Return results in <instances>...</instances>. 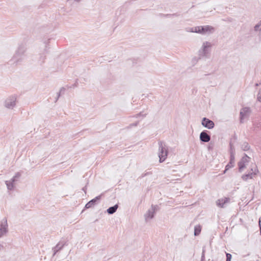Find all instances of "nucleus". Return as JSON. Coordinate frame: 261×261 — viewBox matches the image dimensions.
<instances>
[{
	"label": "nucleus",
	"mask_w": 261,
	"mask_h": 261,
	"mask_svg": "<svg viewBox=\"0 0 261 261\" xmlns=\"http://www.w3.org/2000/svg\"><path fill=\"white\" fill-rule=\"evenodd\" d=\"M167 155V151L166 150V149L162 148L161 149V152L160 153V154H159L160 162H163L165 160Z\"/></svg>",
	"instance_id": "20e7f679"
},
{
	"label": "nucleus",
	"mask_w": 261,
	"mask_h": 261,
	"mask_svg": "<svg viewBox=\"0 0 261 261\" xmlns=\"http://www.w3.org/2000/svg\"><path fill=\"white\" fill-rule=\"evenodd\" d=\"M202 124L208 129H212L214 127V123L212 121L206 118H204L203 119L202 121Z\"/></svg>",
	"instance_id": "f03ea898"
},
{
	"label": "nucleus",
	"mask_w": 261,
	"mask_h": 261,
	"mask_svg": "<svg viewBox=\"0 0 261 261\" xmlns=\"http://www.w3.org/2000/svg\"><path fill=\"white\" fill-rule=\"evenodd\" d=\"M258 99L259 101H261V92L258 93Z\"/></svg>",
	"instance_id": "2eb2a0df"
},
{
	"label": "nucleus",
	"mask_w": 261,
	"mask_h": 261,
	"mask_svg": "<svg viewBox=\"0 0 261 261\" xmlns=\"http://www.w3.org/2000/svg\"><path fill=\"white\" fill-rule=\"evenodd\" d=\"M200 140L204 142H207L210 140V136L205 132H202L200 135Z\"/></svg>",
	"instance_id": "39448f33"
},
{
	"label": "nucleus",
	"mask_w": 261,
	"mask_h": 261,
	"mask_svg": "<svg viewBox=\"0 0 261 261\" xmlns=\"http://www.w3.org/2000/svg\"><path fill=\"white\" fill-rule=\"evenodd\" d=\"M100 198V196H97V197H96L95 198H94L93 199L91 200V201H90L89 202H88L86 204V206L85 207L87 208H90L92 206H93L95 203L98 200H99Z\"/></svg>",
	"instance_id": "423d86ee"
},
{
	"label": "nucleus",
	"mask_w": 261,
	"mask_h": 261,
	"mask_svg": "<svg viewBox=\"0 0 261 261\" xmlns=\"http://www.w3.org/2000/svg\"><path fill=\"white\" fill-rule=\"evenodd\" d=\"M250 112V111L248 108L242 109L240 112L241 120H242L245 117L248 116Z\"/></svg>",
	"instance_id": "7ed1b4c3"
},
{
	"label": "nucleus",
	"mask_w": 261,
	"mask_h": 261,
	"mask_svg": "<svg viewBox=\"0 0 261 261\" xmlns=\"http://www.w3.org/2000/svg\"><path fill=\"white\" fill-rule=\"evenodd\" d=\"M6 232V228L5 227L0 229V237L2 236Z\"/></svg>",
	"instance_id": "f8f14e48"
},
{
	"label": "nucleus",
	"mask_w": 261,
	"mask_h": 261,
	"mask_svg": "<svg viewBox=\"0 0 261 261\" xmlns=\"http://www.w3.org/2000/svg\"><path fill=\"white\" fill-rule=\"evenodd\" d=\"M233 166V165H232V161H231L230 162V163L227 165L226 166V167H225V171H224V173H225V172L226 171V170H228L229 169H230V168H231Z\"/></svg>",
	"instance_id": "9b49d317"
},
{
	"label": "nucleus",
	"mask_w": 261,
	"mask_h": 261,
	"mask_svg": "<svg viewBox=\"0 0 261 261\" xmlns=\"http://www.w3.org/2000/svg\"><path fill=\"white\" fill-rule=\"evenodd\" d=\"M239 169L240 171H241V170L242 169V168L244 167L243 166V165L242 163H240L239 164Z\"/></svg>",
	"instance_id": "4468645a"
},
{
	"label": "nucleus",
	"mask_w": 261,
	"mask_h": 261,
	"mask_svg": "<svg viewBox=\"0 0 261 261\" xmlns=\"http://www.w3.org/2000/svg\"><path fill=\"white\" fill-rule=\"evenodd\" d=\"M118 208V205L116 204L114 206L111 207L108 209L107 211L109 214H112L114 213Z\"/></svg>",
	"instance_id": "6e6552de"
},
{
	"label": "nucleus",
	"mask_w": 261,
	"mask_h": 261,
	"mask_svg": "<svg viewBox=\"0 0 261 261\" xmlns=\"http://www.w3.org/2000/svg\"><path fill=\"white\" fill-rule=\"evenodd\" d=\"M229 201V199L228 198H224L223 199H219L217 201V204L218 206L223 207L224 205L228 202Z\"/></svg>",
	"instance_id": "0eeeda50"
},
{
	"label": "nucleus",
	"mask_w": 261,
	"mask_h": 261,
	"mask_svg": "<svg viewBox=\"0 0 261 261\" xmlns=\"http://www.w3.org/2000/svg\"><path fill=\"white\" fill-rule=\"evenodd\" d=\"M256 171V167H254V171H253V174L252 173H251L250 174H247L244 175L243 176V178L244 180H246L249 177H250L251 178L253 177V175L255 174V172Z\"/></svg>",
	"instance_id": "9d476101"
},
{
	"label": "nucleus",
	"mask_w": 261,
	"mask_h": 261,
	"mask_svg": "<svg viewBox=\"0 0 261 261\" xmlns=\"http://www.w3.org/2000/svg\"><path fill=\"white\" fill-rule=\"evenodd\" d=\"M213 28L211 26L197 27L193 29V32L199 33H204L208 32H211L213 30Z\"/></svg>",
	"instance_id": "f257e3e1"
},
{
	"label": "nucleus",
	"mask_w": 261,
	"mask_h": 261,
	"mask_svg": "<svg viewBox=\"0 0 261 261\" xmlns=\"http://www.w3.org/2000/svg\"><path fill=\"white\" fill-rule=\"evenodd\" d=\"M201 230V227L200 225H196L194 228L195 236H198L200 234Z\"/></svg>",
	"instance_id": "1a4fd4ad"
},
{
	"label": "nucleus",
	"mask_w": 261,
	"mask_h": 261,
	"mask_svg": "<svg viewBox=\"0 0 261 261\" xmlns=\"http://www.w3.org/2000/svg\"><path fill=\"white\" fill-rule=\"evenodd\" d=\"M226 261H231L232 256L230 253H226Z\"/></svg>",
	"instance_id": "ddd939ff"
}]
</instances>
